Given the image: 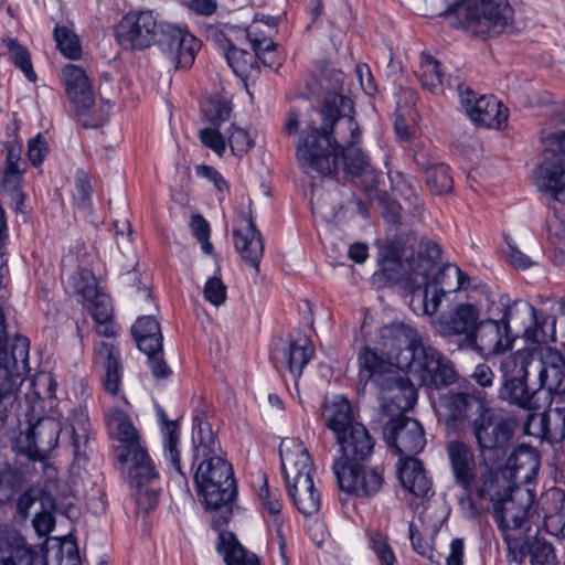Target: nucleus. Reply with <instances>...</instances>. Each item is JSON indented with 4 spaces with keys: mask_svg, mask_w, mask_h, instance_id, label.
I'll use <instances>...</instances> for the list:
<instances>
[{
    "mask_svg": "<svg viewBox=\"0 0 565 565\" xmlns=\"http://www.w3.org/2000/svg\"><path fill=\"white\" fill-rule=\"evenodd\" d=\"M370 548L375 553L381 565H394L395 554L386 539L381 533H374L370 539Z\"/></svg>",
    "mask_w": 565,
    "mask_h": 565,
    "instance_id": "obj_59",
    "label": "nucleus"
},
{
    "mask_svg": "<svg viewBox=\"0 0 565 565\" xmlns=\"http://www.w3.org/2000/svg\"><path fill=\"white\" fill-rule=\"evenodd\" d=\"M85 305L97 323L111 320L113 307L110 298L106 294L98 292L96 297H92V299L85 301Z\"/></svg>",
    "mask_w": 565,
    "mask_h": 565,
    "instance_id": "obj_53",
    "label": "nucleus"
},
{
    "mask_svg": "<svg viewBox=\"0 0 565 565\" xmlns=\"http://www.w3.org/2000/svg\"><path fill=\"white\" fill-rule=\"evenodd\" d=\"M279 455L285 482L301 488H312L313 463L303 443L296 438H286L280 443Z\"/></svg>",
    "mask_w": 565,
    "mask_h": 565,
    "instance_id": "obj_19",
    "label": "nucleus"
},
{
    "mask_svg": "<svg viewBox=\"0 0 565 565\" xmlns=\"http://www.w3.org/2000/svg\"><path fill=\"white\" fill-rule=\"evenodd\" d=\"M38 501V490L33 487H28L22 490L17 497L12 505H14L13 519L19 522H25L30 516V510Z\"/></svg>",
    "mask_w": 565,
    "mask_h": 565,
    "instance_id": "obj_52",
    "label": "nucleus"
},
{
    "mask_svg": "<svg viewBox=\"0 0 565 565\" xmlns=\"http://www.w3.org/2000/svg\"><path fill=\"white\" fill-rule=\"evenodd\" d=\"M431 275H434L436 286L439 285L443 289L448 287L449 291L463 288L465 282L469 280L468 276L465 275L458 266L450 264L438 268V271L436 274L434 271Z\"/></svg>",
    "mask_w": 565,
    "mask_h": 565,
    "instance_id": "obj_48",
    "label": "nucleus"
},
{
    "mask_svg": "<svg viewBox=\"0 0 565 565\" xmlns=\"http://www.w3.org/2000/svg\"><path fill=\"white\" fill-rule=\"evenodd\" d=\"M157 415L161 426L163 457L170 467V482L189 492V478L181 465L180 428L177 420H170L162 407Z\"/></svg>",
    "mask_w": 565,
    "mask_h": 565,
    "instance_id": "obj_20",
    "label": "nucleus"
},
{
    "mask_svg": "<svg viewBox=\"0 0 565 565\" xmlns=\"http://www.w3.org/2000/svg\"><path fill=\"white\" fill-rule=\"evenodd\" d=\"M204 113L207 120L218 127L230 118L232 106L227 100L212 98L204 105Z\"/></svg>",
    "mask_w": 565,
    "mask_h": 565,
    "instance_id": "obj_55",
    "label": "nucleus"
},
{
    "mask_svg": "<svg viewBox=\"0 0 565 565\" xmlns=\"http://www.w3.org/2000/svg\"><path fill=\"white\" fill-rule=\"evenodd\" d=\"M462 107L473 122L487 128L501 129L508 121V108L493 95L476 97L473 90L457 84Z\"/></svg>",
    "mask_w": 565,
    "mask_h": 565,
    "instance_id": "obj_18",
    "label": "nucleus"
},
{
    "mask_svg": "<svg viewBox=\"0 0 565 565\" xmlns=\"http://www.w3.org/2000/svg\"><path fill=\"white\" fill-rule=\"evenodd\" d=\"M26 482V471L21 466L0 462V509L12 505Z\"/></svg>",
    "mask_w": 565,
    "mask_h": 565,
    "instance_id": "obj_34",
    "label": "nucleus"
},
{
    "mask_svg": "<svg viewBox=\"0 0 565 565\" xmlns=\"http://www.w3.org/2000/svg\"><path fill=\"white\" fill-rule=\"evenodd\" d=\"M344 74L331 71L323 76L320 85L328 92L317 106H312L300 120L296 111L287 116L284 131L298 132L296 161L307 174L328 175L340 166L350 174H361L369 166V159L358 147L361 131L354 120L353 102L343 95Z\"/></svg>",
    "mask_w": 565,
    "mask_h": 565,
    "instance_id": "obj_1",
    "label": "nucleus"
},
{
    "mask_svg": "<svg viewBox=\"0 0 565 565\" xmlns=\"http://www.w3.org/2000/svg\"><path fill=\"white\" fill-rule=\"evenodd\" d=\"M524 433L536 438L546 439V411L530 413L524 423Z\"/></svg>",
    "mask_w": 565,
    "mask_h": 565,
    "instance_id": "obj_63",
    "label": "nucleus"
},
{
    "mask_svg": "<svg viewBox=\"0 0 565 565\" xmlns=\"http://www.w3.org/2000/svg\"><path fill=\"white\" fill-rule=\"evenodd\" d=\"M157 44L175 70L191 67L201 47V41L193 34L172 24L161 26Z\"/></svg>",
    "mask_w": 565,
    "mask_h": 565,
    "instance_id": "obj_14",
    "label": "nucleus"
},
{
    "mask_svg": "<svg viewBox=\"0 0 565 565\" xmlns=\"http://www.w3.org/2000/svg\"><path fill=\"white\" fill-rule=\"evenodd\" d=\"M380 339L382 347L395 354L397 367L406 370L419 385L439 388L457 381L451 362L411 326L403 322L383 326Z\"/></svg>",
    "mask_w": 565,
    "mask_h": 565,
    "instance_id": "obj_4",
    "label": "nucleus"
},
{
    "mask_svg": "<svg viewBox=\"0 0 565 565\" xmlns=\"http://www.w3.org/2000/svg\"><path fill=\"white\" fill-rule=\"evenodd\" d=\"M341 456L333 463L344 466L366 461L373 454L374 439L363 424H355L351 429L335 438Z\"/></svg>",
    "mask_w": 565,
    "mask_h": 565,
    "instance_id": "obj_23",
    "label": "nucleus"
},
{
    "mask_svg": "<svg viewBox=\"0 0 565 565\" xmlns=\"http://www.w3.org/2000/svg\"><path fill=\"white\" fill-rule=\"evenodd\" d=\"M201 142L216 154L223 156L226 149V140L218 131L217 127L203 128L199 131Z\"/></svg>",
    "mask_w": 565,
    "mask_h": 565,
    "instance_id": "obj_61",
    "label": "nucleus"
},
{
    "mask_svg": "<svg viewBox=\"0 0 565 565\" xmlns=\"http://www.w3.org/2000/svg\"><path fill=\"white\" fill-rule=\"evenodd\" d=\"M500 371L502 381L499 390V397L526 411H536L541 407L537 395L540 386L531 391L527 385V363L523 358L508 355L501 360Z\"/></svg>",
    "mask_w": 565,
    "mask_h": 565,
    "instance_id": "obj_10",
    "label": "nucleus"
},
{
    "mask_svg": "<svg viewBox=\"0 0 565 565\" xmlns=\"http://www.w3.org/2000/svg\"><path fill=\"white\" fill-rule=\"evenodd\" d=\"M473 301L456 305L451 310L440 315L436 321L438 332L444 337L463 335L468 337L477 328L481 315L494 316V297L484 287L481 288V296Z\"/></svg>",
    "mask_w": 565,
    "mask_h": 565,
    "instance_id": "obj_9",
    "label": "nucleus"
},
{
    "mask_svg": "<svg viewBox=\"0 0 565 565\" xmlns=\"http://www.w3.org/2000/svg\"><path fill=\"white\" fill-rule=\"evenodd\" d=\"M547 233L551 241L565 252V221L553 216L547 221Z\"/></svg>",
    "mask_w": 565,
    "mask_h": 565,
    "instance_id": "obj_64",
    "label": "nucleus"
},
{
    "mask_svg": "<svg viewBox=\"0 0 565 565\" xmlns=\"http://www.w3.org/2000/svg\"><path fill=\"white\" fill-rule=\"evenodd\" d=\"M244 33L250 42L256 60H260L266 67L278 70L281 65V61L276 52L277 44L269 36L259 35L256 23H253Z\"/></svg>",
    "mask_w": 565,
    "mask_h": 565,
    "instance_id": "obj_40",
    "label": "nucleus"
},
{
    "mask_svg": "<svg viewBox=\"0 0 565 565\" xmlns=\"http://www.w3.org/2000/svg\"><path fill=\"white\" fill-rule=\"evenodd\" d=\"M135 450H122L118 460L126 466V479L130 487L140 488L157 484L159 472L149 457L146 448H134Z\"/></svg>",
    "mask_w": 565,
    "mask_h": 565,
    "instance_id": "obj_28",
    "label": "nucleus"
},
{
    "mask_svg": "<svg viewBox=\"0 0 565 565\" xmlns=\"http://www.w3.org/2000/svg\"><path fill=\"white\" fill-rule=\"evenodd\" d=\"M93 188L87 173L78 171L75 175V192L74 198L78 205L88 207L90 203Z\"/></svg>",
    "mask_w": 565,
    "mask_h": 565,
    "instance_id": "obj_62",
    "label": "nucleus"
},
{
    "mask_svg": "<svg viewBox=\"0 0 565 565\" xmlns=\"http://www.w3.org/2000/svg\"><path fill=\"white\" fill-rule=\"evenodd\" d=\"M225 58L234 74L242 79L252 77L254 74L258 73V64L255 54L231 44L225 52Z\"/></svg>",
    "mask_w": 565,
    "mask_h": 565,
    "instance_id": "obj_43",
    "label": "nucleus"
},
{
    "mask_svg": "<svg viewBox=\"0 0 565 565\" xmlns=\"http://www.w3.org/2000/svg\"><path fill=\"white\" fill-rule=\"evenodd\" d=\"M481 486L476 489L478 500H489L493 507L494 521L502 533L511 561H525L524 536L530 531V519L536 513L534 489L511 484L507 476L483 473Z\"/></svg>",
    "mask_w": 565,
    "mask_h": 565,
    "instance_id": "obj_2",
    "label": "nucleus"
},
{
    "mask_svg": "<svg viewBox=\"0 0 565 565\" xmlns=\"http://www.w3.org/2000/svg\"><path fill=\"white\" fill-rule=\"evenodd\" d=\"M321 416L327 428L333 433L335 438L350 430L351 426L360 424L354 418L351 404L342 396L323 403Z\"/></svg>",
    "mask_w": 565,
    "mask_h": 565,
    "instance_id": "obj_31",
    "label": "nucleus"
},
{
    "mask_svg": "<svg viewBox=\"0 0 565 565\" xmlns=\"http://www.w3.org/2000/svg\"><path fill=\"white\" fill-rule=\"evenodd\" d=\"M313 354V345L307 337L289 344L276 343L270 351V358L276 369H287L296 377L302 374Z\"/></svg>",
    "mask_w": 565,
    "mask_h": 565,
    "instance_id": "obj_26",
    "label": "nucleus"
},
{
    "mask_svg": "<svg viewBox=\"0 0 565 565\" xmlns=\"http://www.w3.org/2000/svg\"><path fill=\"white\" fill-rule=\"evenodd\" d=\"M540 468V457L535 448L520 445L518 446L507 460V468L493 473L488 471L494 477L507 476V480L511 484L522 483L521 486L530 487L532 480L536 477Z\"/></svg>",
    "mask_w": 565,
    "mask_h": 565,
    "instance_id": "obj_25",
    "label": "nucleus"
},
{
    "mask_svg": "<svg viewBox=\"0 0 565 565\" xmlns=\"http://www.w3.org/2000/svg\"><path fill=\"white\" fill-rule=\"evenodd\" d=\"M383 435L386 443L399 455V461L414 457L425 445V434L420 423L414 418L398 414L384 426Z\"/></svg>",
    "mask_w": 565,
    "mask_h": 565,
    "instance_id": "obj_17",
    "label": "nucleus"
},
{
    "mask_svg": "<svg viewBox=\"0 0 565 565\" xmlns=\"http://www.w3.org/2000/svg\"><path fill=\"white\" fill-rule=\"evenodd\" d=\"M4 44L7 50L10 53L11 60L14 65L23 72L25 77L31 81H36V74L33 70L31 55L29 50L21 45L15 39H7L4 40Z\"/></svg>",
    "mask_w": 565,
    "mask_h": 565,
    "instance_id": "obj_47",
    "label": "nucleus"
},
{
    "mask_svg": "<svg viewBox=\"0 0 565 565\" xmlns=\"http://www.w3.org/2000/svg\"><path fill=\"white\" fill-rule=\"evenodd\" d=\"M544 161L536 169L537 188L565 203V116L551 118L541 131Z\"/></svg>",
    "mask_w": 565,
    "mask_h": 565,
    "instance_id": "obj_6",
    "label": "nucleus"
},
{
    "mask_svg": "<svg viewBox=\"0 0 565 565\" xmlns=\"http://www.w3.org/2000/svg\"><path fill=\"white\" fill-rule=\"evenodd\" d=\"M288 493L292 499L296 508L303 515H312L320 508V494L317 492L315 488V483L312 482L311 489L301 488V486H296L295 488L290 483H286Z\"/></svg>",
    "mask_w": 565,
    "mask_h": 565,
    "instance_id": "obj_44",
    "label": "nucleus"
},
{
    "mask_svg": "<svg viewBox=\"0 0 565 565\" xmlns=\"http://www.w3.org/2000/svg\"><path fill=\"white\" fill-rule=\"evenodd\" d=\"M525 557L530 556L531 565H555L556 555L553 546L544 539L535 535L532 540L524 536Z\"/></svg>",
    "mask_w": 565,
    "mask_h": 565,
    "instance_id": "obj_46",
    "label": "nucleus"
},
{
    "mask_svg": "<svg viewBox=\"0 0 565 565\" xmlns=\"http://www.w3.org/2000/svg\"><path fill=\"white\" fill-rule=\"evenodd\" d=\"M516 302L510 305L508 296L494 300V316L480 319L477 328L460 343L461 349L483 354H499L512 348L514 337L510 332V321L516 309Z\"/></svg>",
    "mask_w": 565,
    "mask_h": 565,
    "instance_id": "obj_8",
    "label": "nucleus"
},
{
    "mask_svg": "<svg viewBox=\"0 0 565 565\" xmlns=\"http://www.w3.org/2000/svg\"><path fill=\"white\" fill-rule=\"evenodd\" d=\"M540 388L546 390L552 398L558 397L565 401V362L559 364H543L539 372Z\"/></svg>",
    "mask_w": 565,
    "mask_h": 565,
    "instance_id": "obj_41",
    "label": "nucleus"
},
{
    "mask_svg": "<svg viewBox=\"0 0 565 565\" xmlns=\"http://www.w3.org/2000/svg\"><path fill=\"white\" fill-rule=\"evenodd\" d=\"M54 39L62 54L71 60H77L82 55V49L77 36L66 26H56Z\"/></svg>",
    "mask_w": 565,
    "mask_h": 565,
    "instance_id": "obj_50",
    "label": "nucleus"
},
{
    "mask_svg": "<svg viewBox=\"0 0 565 565\" xmlns=\"http://www.w3.org/2000/svg\"><path fill=\"white\" fill-rule=\"evenodd\" d=\"M426 184L429 191L436 195H443L451 192L454 180L450 173V168L443 162L429 166L426 172Z\"/></svg>",
    "mask_w": 565,
    "mask_h": 565,
    "instance_id": "obj_45",
    "label": "nucleus"
},
{
    "mask_svg": "<svg viewBox=\"0 0 565 565\" xmlns=\"http://www.w3.org/2000/svg\"><path fill=\"white\" fill-rule=\"evenodd\" d=\"M75 292L83 298V301L96 297L99 291L94 274L88 269H81L72 276Z\"/></svg>",
    "mask_w": 565,
    "mask_h": 565,
    "instance_id": "obj_51",
    "label": "nucleus"
},
{
    "mask_svg": "<svg viewBox=\"0 0 565 565\" xmlns=\"http://www.w3.org/2000/svg\"><path fill=\"white\" fill-rule=\"evenodd\" d=\"M332 469L340 490L359 498L376 495L384 483L382 471L364 462L348 466L333 463Z\"/></svg>",
    "mask_w": 565,
    "mask_h": 565,
    "instance_id": "obj_13",
    "label": "nucleus"
},
{
    "mask_svg": "<svg viewBox=\"0 0 565 565\" xmlns=\"http://www.w3.org/2000/svg\"><path fill=\"white\" fill-rule=\"evenodd\" d=\"M472 434L479 451L503 449L513 436V423L497 414L493 409L483 408L472 422Z\"/></svg>",
    "mask_w": 565,
    "mask_h": 565,
    "instance_id": "obj_15",
    "label": "nucleus"
},
{
    "mask_svg": "<svg viewBox=\"0 0 565 565\" xmlns=\"http://www.w3.org/2000/svg\"><path fill=\"white\" fill-rule=\"evenodd\" d=\"M417 77L422 86L433 94H443L451 85L450 78L445 77L440 64L430 55H423Z\"/></svg>",
    "mask_w": 565,
    "mask_h": 565,
    "instance_id": "obj_38",
    "label": "nucleus"
},
{
    "mask_svg": "<svg viewBox=\"0 0 565 565\" xmlns=\"http://www.w3.org/2000/svg\"><path fill=\"white\" fill-rule=\"evenodd\" d=\"M30 341L26 337L15 335L10 352L0 359V403L15 397L17 387L29 370Z\"/></svg>",
    "mask_w": 565,
    "mask_h": 565,
    "instance_id": "obj_16",
    "label": "nucleus"
},
{
    "mask_svg": "<svg viewBox=\"0 0 565 565\" xmlns=\"http://www.w3.org/2000/svg\"><path fill=\"white\" fill-rule=\"evenodd\" d=\"M132 335L140 351L153 353L162 350V334L159 322L152 316L138 318L131 328Z\"/></svg>",
    "mask_w": 565,
    "mask_h": 565,
    "instance_id": "obj_35",
    "label": "nucleus"
},
{
    "mask_svg": "<svg viewBox=\"0 0 565 565\" xmlns=\"http://www.w3.org/2000/svg\"><path fill=\"white\" fill-rule=\"evenodd\" d=\"M434 406L439 419L450 429H457L472 413L479 414L483 408L477 397L461 392L440 395Z\"/></svg>",
    "mask_w": 565,
    "mask_h": 565,
    "instance_id": "obj_22",
    "label": "nucleus"
},
{
    "mask_svg": "<svg viewBox=\"0 0 565 565\" xmlns=\"http://www.w3.org/2000/svg\"><path fill=\"white\" fill-rule=\"evenodd\" d=\"M38 553L20 530L0 523V562L9 565H33Z\"/></svg>",
    "mask_w": 565,
    "mask_h": 565,
    "instance_id": "obj_27",
    "label": "nucleus"
},
{
    "mask_svg": "<svg viewBox=\"0 0 565 565\" xmlns=\"http://www.w3.org/2000/svg\"><path fill=\"white\" fill-rule=\"evenodd\" d=\"M440 247L433 241L422 242L417 256L412 257L415 260V276L412 284L415 286L428 285L429 277L437 267V260L440 258Z\"/></svg>",
    "mask_w": 565,
    "mask_h": 565,
    "instance_id": "obj_36",
    "label": "nucleus"
},
{
    "mask_svg": "<svg viewBox=\"0 0 565 565\" xmlns=\"http://www.w3.org/2000/svg\"><path fill=\"white\" fill-rule=\"evenodd\" d=\"M66 94L73 103L79 124L84 128H97L104 122L103 116H88L94 105L92 84L85 71L74 64H67L62 70Z\"/></svg>",
    "mask_w": 565,
    "mask_h": 565,
    "instance_id": "obj_12",
    "label": "nucleus"
},
{
    "mask_svg": "<svg viewBox=\"0 0 565 565\" xmlns=\"http://www.w3.org/2000/svg\"><path fill=\"white\" fill-rule=\"evenodd\" d=\"M190 227L193 236L200 242L202 250L205 254H211L213 245L210 242L211 227L209 222L201 214H194L191 217Z\"/></svg>",
    "mask_w": 565,
    "mask_h": 565,
    "instance_id": "obj_57",
    "label": "nucleus"
},
{
    "mask_svg": "<svg viewBox=\"0 0 565 565\" xmlns=\"http://www.w3.org/2000/svg\"><path fill=\"white\" fill-rule=\"evenodd\" d=\"M203 294L206 301L218 307L226 300V286L221 278L211 277L204 285Z\"/></svg>",
    "mask_w": 565,
    "mask_h": 565,
    "instance_id": "obj_60",
    "label": "nucleus"
},
{
    "mask_svg": "<svg viewBox=\"0 0 565 565\" xmlns=\"http://www.w3.org/2000/svg\"><path fill=\"white\" fill-rule=\"evenodd\" d=\"M159 488L156 484L136 488V502L138 509L148 514L156 509L159 502Z\"/></svg>",
    "mask_w": 565,
    "mask_h": 565,
    "instance_id": "obj_58",
    "label": "nucleus"
},
{
    "mask_svg": "<svg viewBox=\"0 0 565 565\" xmlns=\"http://www.w3.org/2000/svg\"><path fill=\"white\" fill-rule=\"evenodd\" d=\"M447 456L450 462L455 481L467 495L473 501L476 489L481 486L477 482V463L473 450L460 440H451L446 446ZM482 477L480 478V482Z\"/></svg>",
    "mask_w": 565,
    "mask_h": 565,
    "instance_id": "obj_21",
    "label": "nucleus"
},
{
    "mask_svg": "<svg viewBox=\"0 0 565 565\" xmlns=\"http://www.w3.org/2000/svg\"><path fill=\"white\" fill-rule=\"evenodd\" d=\"M565 439V407L546 409V440L561 443Z\"/></svg>",
    "mask_w": 565,
    "mask_h": 565,
    "instance_id": "obj_49",
    "label": "nucleus"
},
{
    "mask_svg": "<svg viewBox=\"0 0 565 565\" xmlns=\"http://www.w3.org/2000/svg\"><path fill=\"white\" fill-rule=\"evenodd\" d=\"M216 550L227 565H259L258 557L246 551L231 532H221Z\"/></svg>",
    "mask_w": 565,
    "mask_h": 565,
    "instance_id": "obj_37",
    "label": "nucleus"
},
{
    "mask_svg": "<svg viewBox=\"0 0 565 565\" xmlns=\"http://www.w3.org/2000/svg\"><path fill=\"white\" fill-rule=\"evenodd\" d=\"M162 25L152 11L129 12L116 25L115 36L125 50H143L157 43Z\"/></svg>",
    "mask_w": 565,
    "mask_h": 565,
    "instance_id": "obj_11",
    "label": "nucleus"
},
{
    "mask_svg": "<svg viewBox=\"0 0 565 565\" xmlns=\"http://www.w3.org/2000/svg\"><path fill=\"white\" fill-rule=\"evenodd\" d=\"M239 217L245 222V227L233 231L235 248L247 264L258 270L264 253L262 234L255 225L250 211L242 212Z\"/></svg>",
    "mask_w": 565,
    "mask_h": 565,
    "instance_id": "obj_29",
    "label": "nucleus"
},
{
    "mask_svg": "<svg viewBox=\"0 0 565 565\" xmlns=\"http://www.w3.org/2000/svg\"><path fill=\"white\" fill-rule=\"evenodd\" d=\"M387 174L392 191L401 195L415 210L423 206L417 193L418 184L414 177L406 175L399 170H390Z\"/></svg>",
    "mask_w": 565,
    "mask_h": 565,
    "instance_id": "obj_42",
    "label": "nucleus"
},
{
    "mask_svg": "<svg viewBox=\"0 0 565 565\" xmlns=\"http://www.w3.org/2000/svg\"><path fill=\"white\" fill-rule=\"evenodd\" d=\"M94 365L103 371V386L109 394H117L121 381L120 351L109 342H100L94 352Z\"/></svg>",
    "mask_w": 565,
    "mask_h": 565,
    "instance_id": "obj_30",
    "label": "nucleus"
},
{
    "mask_svg": "<svg viewBox=\"0 0 565 565\" xmlns=\"http://www.w3.org/2000/svg\"><path fill=\"white\" fill-rule=\"evenodd\" d=\"M227 141L235 156H243L253 147L248 131L234 124L228 129Z\"/></svg>",
    "mask_w": 565,
    "mask_h": 565,
    "instance_id": "obj_56",
    "label": "nucleus"
},
{
    "mask_svg": "<svg viewBox=\"0 0 565 565\" xmlns=\"http://www.w3.org/2000/svg\"><path fill=\"white\" fill-rule=\"evenodd\" d=\"M109 427L120 445L117 448V457L120 458L122 450H135L145 448L140 443L137 429L130 418L122 412H116L109 419Z\"/></svg>",
    "mask_w": 565,
    "mask_h": 565,
    "instance_id": "obj_39",
    "label": "nucleus"
},
{
    "mask_svg": "<svg viewBox=\"0 0 565 565\" xmlns=\"http://www.w3.org/2000/svg\"><path fill=\"white\" fill-rule=\"evenodd\" d=\"M61 423L52 417L40 418L25 436V455L32 460H45L57 446Z\"/></svg>",
    "mask_w": 565,
    "mask_h": 565,
    "instance_id": "obj_24",
    "label": "nucleus"
},
{
    "mask_svg": "<svg viewBox=\"0 0 565 565\" xmlns=\"http://www.w3.org/2000/svg\"><path fill=\"white\" fill-rule=\"evenodd\" d=\"M360 382H372L380 391L382 407L393 417L413 408L417 390L409 377L398 374L395 364L375 350L363 347L358 354Z\"/></svg>",
    "mask_w": 565,
    "mask_h": 565,
    "instance_id": "obj_5",
    "label": "nucleus"
},
{
    "mask_svg": "<svg viewBox=\"0 0 565 565\" xmlns=\"http://www.w3.org/2000/svg\"><path fill=\"white\" fill-rule=\"evenodd\" d=\"M415 267V260L408 259L405 250L399 253L394 246L388 248L382 263V270L386 278L393 282L405 281L413 294L423 287L412 284Z\"/></svg>",
    "mask_w": 565,
    "mask_h": 565,
    "instance_id": "obj_32",
    "label": "nucleus"
},
{
    "mask_svg": "<svg viewBox=\"0 0 565 565\" xmlns=\"http://www.w3.org/2000/svg\"><path fill=\"white\" fill-rule=\"evenodd\" d=\"M444 15L455 14L473 34L497 36L512 23L513 9L508 0H445Z\"/></svg>",
    "mask_w": 565,
    "mask_h": 565,
    "instance_id": "obj_7",
    "label": "nucleus"
},
{
    "mask_svg": "<svg viewBox=\"0 0 565 565\" xmlns=\"http://www.w3.org/2000/svg\"><path fill=\"white\" fill-rule=\"evenodd\" d=\"M262 484L258 491V498L262 502V505L265 510L268 511L269 514L277 515L280 513L282 508V502L280 499L279 491L271 490L268 487L267 477L265 473L260 476Z\"/></svg>",
    "mask_w": 565,
    "mask_h": 565,
    "instance_id": "obj_54",
    "label": "nucleus"
},
{
    "mask_svg": "<svg viewBox=\"0 0 565 565\" xmlns=\"http://www.w3.org/2000/svg\"><path fill=\"white\" fill-rule=\"evenodd\" d=\"M398 477L403 487L417 498L426 497L431 490L423 463L415 457L399 461Z\"/></svg>",
    "mask_w": 565,
    "mask_h": 565,
    "instance_id": "obj_33",
    "label": "nucleus"
},
{
    "mask_svg": "<svg viewBox=\"0 0 565 565\" xmlns=\"http://www.w3.org/2000/svg\"><path fill=\"white\" fill-rule=\"evenodd\" d=\"M191 470L206 508L216 510L233 502L237 493L233 468L203 412L193 417Z\"/></svg>",
    "mask_w": 565,
    "mask_h": 565,
    "instance_id": "obj_3",
    "label": "nucleus"
}]
</instances>
